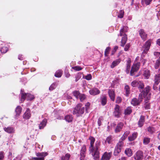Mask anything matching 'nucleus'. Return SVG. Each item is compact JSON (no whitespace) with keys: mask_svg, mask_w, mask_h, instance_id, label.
Segmentation results:
<instances>
[{"mask_svg":"<svg viewBox=\"0 0 160 160\" xmlns=\"http://www.w3.org/2000/svg\"><path fill=\"white\" fill-rule=\"evenodd\" d=\"M130 68V64L129 61H128L127 63V67L126 69V72L128 74L129 72V70Z\"/></svg>","mask_w":160,"mask_h":160,"instance_id":"58836bf2","label":"nucleus"},{"mask_svg":"<svg viewBox=\"0 0 160 160\" xmlns=\"http://www.w3.org/2000/svg\"><path fill=\"white\" fill-rule=\"evenodd\" d=\"M70 156V155L69 153H66L65 155L62 156L61 160H69Z\"/></svg>","mask_w":160,"mask_h":160,"instance_id":"c85d7f7f","label":"nucleus"},{"mask_svg":"<svg viewBox=\"0 0 160 160\" xmlns=\"http://www.w3.org/2000/svg\"><path fill=\"white\" fill-rule=\"evenodd\" d=\"M57 86V84L56 83H52L49 88V90L50 91L56 88Z\"/></svg>","mask_w":160,"mask_h":160,"instance_id":"a19ab883","label":"nucleus"},{"mask_svg":"<svg viewBox=\"0 0 160 160\" xmlns=\"http://www.w3.org/2000/svg\"><path fill=\"white\" fill-rule=\"evenodd\" d=\"M130 132L129 131H126L124 132L121 138V140L122 141L125 140L127 138Z\"/></svg>","mask_w":160,"mask_h":160,"instance_id":"72a5a7b5","label":"nucleus"},{"mask_svg":"<svg viewBox=\"0 0 160 160\" xmlns=\"http://www.w3.org/2000/svg\"><path fill=\"white\" fill-rule=\"evenodd\" d=\"M125 89L126 91V93L127 95H128L130 93V88L129 87L128 85H126L125 87Z\"/></svg>","mask_w":160,"mask_h":160,"instance_id":"79ce46f5","label":"nucleus"},{"mask_svg":"<svg viewBox=\"0 0 160 160\" xmlns=\"http://www.w3.org/2000/svg\"><path fill=\"white\" fill-rule=\"evenodd\" d=\"M154 55L157 57H158L159 58V56H160V53L158 52H155L154 53Z\"/></svg>","mask_w":160,"mask_h":160,"instance_id":"052dcab7","label":"nucleus"},{"mask_svg":"<svg viewBox=\"0 0 160 160\" xmlns=\"http://www.w3.org/2000/svg\"><path fill=\"white\" fill-rule=\"evenodd\" d=\"M47 122V120L46 119L44 118L42 122H41L39 124V128L40 129H43L46 126Z\"/></svg>","mask_w":160,"mask_h":160,"instance_id":"6ab92c4d","label":"nucleus"},{"mask_svg":"<svg viewBox=\"0 0 160 160\" xmlns=\"http://www.w3.org/2000/svg\"><path fill=\"white\" fill-rule=\"evenodd\" d=\"M118 47L117 46H116L114 47V49L112 51V55L113 54V53H114L118 49Z\"/></svg>","mask_w":160,"mask_h":160,"instance_id":"e2e57ef3","label":"nucleus"},{"mask_svg":"<svg viewBox=\"0 0 160 160\" xmlns=\"http://www.w3.org/2000/svg\"><path fill=\"white\" fill-rule=\"evenodd\" d=\"M22 111V108L20 106H18L16 108L15 110V112L16 113V115H19Z\"/></svg>","mask_w":160,"mask_h":160,"instance_id":"2f4dec72","label":"nucleus"},{"mask_svg":"<svg viewBox=\"0 0 160 160\" xmlns=\"http://www.w3.org/2000/svg\"><path fill=\"white\" fill-rule=\"evenodd\" d=\"M144 117L143 116H141L138 122V125L139 127H142L144 122Z\"/></svg>","mask_w":160,"mask_h":160,"instance_id":"5701e85b","label":"nucleus"},{"mask_svg":"<svg viewBox=\"0 0 160 160\" xmlns=\"http://www.w3.org/2000/svg\"><path fill=\"white\" fill-rule=\"evenodd\" d=\"M139 68V64L137 63L133 65L130 71V74L131 76H133L134 74V72H137Z\"/></svg>","mask_w":160,"mask_h":160,"instance_id":"9d476101","label":"nucleus"},{"mask_svg":"<svg viewBox=\"0 0 160 160\" xmlns=\"http://www.w3.org/2000/svg\"><path fill=\"white\" fill-rule=\"evenodd\" d=\"M158 139L160 140V131L158 132Z\"/></svg>","mask_w":160,"mask_h":160,"instance_id":"774afa93","label":"nucleus"},{"mask_svg":"<svg viewBox=\"0 0 160 160\" xmlns=\"http://www.w3.org/2000/svg\"><path fill=\"white\" fill-rule=\"evenodd\" d=\"M139 81H140L134 80L131 82V85L133 87H137Z\"/></svg>","mask_w":160,"mask_h":160,"instance_id":"e433bc0d","label":"nucleus"},{"mask_svg":"<svg viewBox=\"0 0 160 160\" xmlns=\"http://www.w3.org/2000/svg\"><path fill=\"white\" fill-rule=\"evenodd\" d=\"M143 157V152L141 150L137 152L134 155V158L135 160H142Z\"/></svg>","mask_w":160,"mask_h":160,"instance_id":"6e6552de","label":"nucleus"},{"mask_svg":"<svg viewBox=\"0 0 160 160\" xmlns=\"http://www.w3.org/2000/svg\"><path fill=\"white\" fill-rule=\"evenodd\" d=\"M155 83V85H157L160 82V73H159L155 76L154 79Z\"/></svg>","mask_w":160,"mask_h":160,"instance_id":"412c9836","label":"nucleus"},{"mask_svg":"<svg viewBox=\"0 0 160 160\" xmlns=\"http://www.w3.org/2000/svg\"><path fill=\"white\" fill-rule=\"evenodd\" d=\"M142 97V98H139V97H138V99H137L136 98H134L133 99L131 102V103L133 105V106H136L138 105L142 101V100L143 99V98H144L145 96H143Z\"/></svg>","mask_w":160,"mask_h":160,"instance_id":"1a4fd4ad","label":"nucleus"},{"mask_svg":"<svg viewBox=\"0 0 160 160\" xmlns=\"http://www.w3.org/2000/svg\"><path fill=\"white\" fill-rule=\"evenodd\" d=\"M124 12L123 10H121L119 12V14L118 15V17L120 18H122L123 17Z\"/></svg>","mask_w":160,"mask_h":160,"instance_id":"a18cd8bd","label":"nucleus"},{"mask_svg":"<svg viewBox=\"0 0 160 160\" xmlns=\"http://www.w3.org/2000/svg\"><path fill=\"white\" fill-rule=\"evenodd\" d=\"M21 93L22 94L21 100L23 102L25 99L26 98H27L28 100H32L34 98V96L29 93L26 94L25 93H23L22 90H21Z\"/></svg>","mask_w":160,"mask_h":160,"instance_id":"0eeeda50","label":"nucleus"},{"mask_svg":"<svg viewBox=\"0 0 160 160\" xmlns=\"http://www.w3.org/2000/svg\"><path fill=\"white\" fill-rule=\"evenodd\" d=\"M81 74L78 73L75 76V81L77 82L81 78Z\"/></svg>","mask_w":160,"mask_h":160,"instance_id":"09e8293b","label":"nucleus"},{"mask_svg":"<svg viewBox=\"0 0 160 160\" xmlns=\"http://www.w3.org/2000/svg\"><path fill=\"white\" fill-rule=\"evenodd\" d=\"M31 115L30 111L28 108L23 115V118L26 119H28L30 118Z\"/></svg>","mask_w":160,"mask_h":160,"instance_id":"aec40b11","label":"nucleus"},{"mask_svg":"<svg viewBox=\"0 0 160 160\" xmlns=\"http://www.w3.org/2000/svg\"><path fill=\"white\" fill-rule=\"evenodd\" d=\"M160 65V56L159 58L157 60L155 64L154 67L155 69H157L158 68Z\"/></svg>","mask_w":160,"mask_h":160,"instance_id":"c9c22d12","label":"nucleus"},{"mask_svg":"<svg viewBox=\"0 0 160 160\" xmlns=\"http://www.w3.org/2000/svg\"><path fill=\"white\" fill-rule=\"evenodd\" d=\"M89 140L90 141V146L89 148V151L95 160H99V144H96L95 148L94 147V143L95 139L92 137H90Z\"/></svg>","mask_w":160,"mask_h":160,"instance_id":"f257e3e1","label":"nucleus"},{"mask_svg":"<svg viewBox=\"0 0 160 160\" xmlns=\"http://www.w3.org/2000/svg\"><path fill=\"white\" fill-rule=\"evenodd\" d=\"M65 77L67 78H69L70 76V74L66 72L65 73Z\"/></svg>","mask_w":160,"mask_h":160,"instance_id":"0e129e2a","label":"nucleus"},{"mask_svg":"<svg viewBox=\"0 0 160 160\" xmlns=\"http://www.w3.org/2000/svg\"><path fill=\"white\" fill-rule=\"evenodd\" d=\"M62 71L61 70H58L56 71L54 76L56 77L60 78L62 76Z\"/></svg>","mask_w":160,"mask_h":160,"instance_id":"7c9ffc66","label":"nucleus"},{"mask_svg":"<svg viewBox=\"0 0 160 160\" xmlns=\"http://www.w3.org/2000/svg\"><path fill=\"white\" fill-rule=\"evenodd\" d=\"M112 138L111 137H108L107 138L105 142L108 143H110L111 142Z\"/></svg>","mask_w":160,"mask_h":160,"instance_id":"8fccbe9b","label":"nucleus"},{"mask_svg":"<svg viewBox=\"0 0 160 160\" xmlns=\"http://www.w3.org/2000/svg\"><path fill=\"white\" fill-rule=\"evenodd\" d=\"M137 132L133 133L131 136L128 137L129 140L131 141L134 140L137 137Z\"/></svg>","mask_w":160,"mask_h":160,"instance_id":"393cba45","label":"nucleus"},{"mask_svg":"<svg viewBox=\"0 0 160 160\" xmlns=\"http://www.w3.org/2000/svg\"><path fill=\"white\" fill-rule=\"evenodd\" d=\"M4 153L2 152H0V159L3 160L4 158Z\"/></svg>","mask_w":160,"mask_h":160,"instance_id":"13d9d810","label":"nucleus"},{"mask_svg":"<svg viewBox=\"0 0 160 160\" xmlns=\"http://www.w3.org/2000/svg\"><path fill=\"white\" fill-rule=\"evenodd\" d=\"M72 68L76 71H79L82 69V68L80 67L79 66L73 67Z\"/></svg>","mask_w":160,"mask_h":160,"instance_id":"c03bdc74","label":"nucleus"},{"mask_svg":"<svg viewBox=\"0 0 160 160\" xmlns=\"http://www.w3.org/2000/svg\"><path fill=\"white\" fill-rule=\"evenodd\" d=\"M128 30V28L126 26H124L120 31V36H122L121 42V46L123 47L126 43L127 40V35L124 33Z\"/></svg>","mask_w":160,"mask_h":160,"instance_id":"7ed1b4c3","label":"nucleus"},{"mask_svg":"<svg viewBox=\"0 0 160 160\" xmlns=\"http://www.w3.org/2000/svg\"><path fill=\"white\" fill-rule=\"evenodd\" d=\"M101 104L102 106L105 105L107 103V100L106 97L105 96H102L100 98Z\"/></svg>","mask_w":160,"mask_h":160,"instance_id":"b1692460","label":"nucleus"},{"mask_svg":"<svg viewBox=\"0 0 160 160\" xmlns=\"http://www.w3.org/2000/svg\"><path fill=\"white\" fill-rule=\"evenodd\" d=\"M4 129L5 132L8 133H12L14 132V130L12 127L5 128H4Z\"/></svg>","mask_w":160,"mask_h":160,"instance_id":"a878e982","label":"nucleus"},{"mask_svg":"<svg viewBox=\"0 0 160 160\" xmlns=\"http://www.w3.org/2000/svg\"><path fill=\"white\" fill-rule=\"evenodd\" d=\"M90 105V104L88 102H87L85 106H86V111L87 110V109L89 107Z\"/></svg>","mask_w":160,"mask_h":160,"instance_id":"680f3d73","label":"nucleus"},{"mask_svg":"<svg viewBox=\"0 0 160 160\" xmlns=\"http://www.w3.org/2000/svg\"><path fill=\"white\" fill-rule=\"evenodd\" d=\"M33 159L34 160H43L42 158H38V157L32 158V160Z\"/></svg>","mask_w":160,"mask_h":160,"instance_id":"bf43d9fd","label":"nucleus"},{"mask_svg":"<svg viewBox=\"0 0 160 160\" xmlns=\"http://www.w3.org/2000/svg\"><path fill=\"white\" fill-rule=\"evenodd\" d=\"M123 146V142L122 141L119 142L117 144L115 148L114 155L115 156H117L121 152Z\"/></svg>","mask_w":160,"mask_h":160,"instance_id":"423d86ee","label":"nucleus"},{"mask_svg":"<svg viewBox=\"0 0 160 160\" xmlns=\"http://www.w3.org/2000/svg\"><path fill=\"white\" fill-rule=\"evenodd\" d=\"M148 100H146L145 101V104H144V107L146 109H148L150 108V103L148 102Z\"/></svg>","mask_w":160,"mask_h":160,"instance_id":"f704fd0d","label":"nucleus"},{"mask_svg":"<svg viewBox=\"0 0 160 160\" xmlns=\"http://www.w3.org/2000/svg\"><path fill=\"white\" fill-rule=\"evenodd\" d=\"M111 152H105L102 156V160H109L111 156Z\"/></svg>","mask_w":160,"mask_h":160,"instance_id":"ddd939ff","label":"nucleus"},{"mask_svg":"<svg viewBox=\"0 0 160 160\" xmlns=\"http://www.w3.org/2000/svg\"><path fill=\"white\" fill-rule=\"evenodd\" d=\"M130 45L129 43H127L126 44L124 48V50L126 51H128L130 48Z\"/></svg>","mask_w":160,"mask_h":160,"instance_id":"3c124183","label":"nucleus"},{"mask_svg":"<svg viewBox=\"0 0 160 160\" xmlns=\"http://www.w3.org/2000/svg\"><path fill=\"white\" fill-rule=\"evenodd\" d=\"M151 40L149 39L142 47L141 50L142 51V55L146 54L148 51L151 45Z\"/></svg>","mask_w":160,"mask_h":160,"instance_id":"39448f33","label":"nucleus"},{"mask_svg":"<svg viewBox=\"0 0 160 160\" xmlns=\"http://www.w3.org/2000/svg\"><path fill=\"white\" fill-rule=\"evenodd\" d=\"M0 51L2 53H5L8 51V48L7 47H3L1 49Z\"/></svg>","mask_w":160,"mask_h":160,"instance_id":"37998d69","label":"nucleus"},{"mask_svg":"<svg viewBox=\"0 0 160 160\" xmlns=\"http://www.w3.org/2000/svg\"><path fill=\"white\" fill-rule=\"evenodd\" d=\"M148 132L151 134H152L155 132V128L152 127H149L147 129Z\"/></svg>","mask_w":160,"mask_h":160,"instance_id":"cd10ccee","label":"nucleus"},{"mask_svg":"<svg viewBox=\"0 0 160 160\" xmlns=\"http://www.w3.org/2000/svg\"><path fill=\"white\" fill-rule=\"evenodd\" d=\"M120 159V160H126L127 159V158L125 157H122Z\"/></svg>","mask_w":160,"mask_h":160,"instance_id":"338daca9","label":"nucleus"},{"mask_svg":"<svg viewBox=\"0 0 160 160\" xmlns=\"http://www.w3.org/2000/svg\"><path fill=\"white\" fill-rule=\"evenodd\" d=\"M123 126L124 124L123 122H119L118 123L115 129V132H120L122 129Z\"/></svg>","mask_w":160,"mask_h":160,"instance_id":"dca6fc26","label":"nucleus"},{"mask_svg":"<svg viewBox=\"0 0 160 160\" xmlns=\"http://www.w3.org/2000/svg\"><path fill=\"white\" fill-rule=\"evenodd\" d=\"M125 153L128 157H130L132 154V150L131 149L129 148H127L125 150Z\"/></svg>","mask_w":160,"mask_h":160,"instance_id":"bb28decb","label":"nucleus"},{"mask_svg":"<svg viewBox=\"0 0 160 160\" xmlns=\"http://www.w3.org/2000/svg\"><path fill=\"white\" fill-rule=\"evenodd\" d=\"M122 101V99L120 97H118L117 98L116 100V102L117 103H120Z\"/></svg>","mask_w":160,"mask_h":160,"instance_id":"6e6d98bb","label":"nucleus"},{"mask_svg":"<svg viewBox=\"0 0 160 160\" xmlns=\"http://www.w3.org/2000/svg\"><path fill=\"white\" fill-rule=\"evenodd\" d=\"M121 60L120 59H118L116 60L113 61L111 65V67L112 68L117 66L120 62Z\"/></svg>","mask_w":160,"mask_h":160,"instance_id":"4be33fe9","label":"nucleus"},{"mask_svg":"<svg viewBox=\"0 0 160 160\" xmlns=\"http://www.w3.org/2000/svg\"><path fill=\"white\" fill-rule=\"evenodd\" d=\"M108 94L111 100L112 101H114L115 99V93L114 91L112 89H109L108 91Z\"/></svg>","mask_w":160,"mask_h":160,"instance_id":"a211bd4d","label":"nucleus"},{"mask_svg":"<svg viewBox=\"0 0 160 160\" xmlns=\"http://www.w3.org/2000/svg\"><path fill=\"white\" fill-rule=\"evenodd\" d=\"M86 147L85 146H83L81 150L80 159L81 160H83L85 157V153L86 152Z\"/></svg>","mask_w":160,"mask_h":160,"instance_id":"4468645a","label":"nucleus"},{"mask_svg":"<svg viewBox=\"0 0 160 160\" xmlns=\"http://www.w3.org/2000/svg\"><path fill=\"white\" fill-rule=\"evenodd\" d=\"M73 94L76 98H78L80 95L78 91H76L73 92Z\"/></svg>","mask_w":160,"mask_h":160,"instance_id":"49530a36","label":"nucleus"},{"mask_svg":"<svg viewBox=\"0 0 160 160\" xmlns=\"http://www.w3.org/2000/svg\"><path fill=\"white\" fill-rule=\"evenodd\" d=\"M79 97L81 101H82L86 98L84 94H80Z\"/></svg>","mask_w":160,"mask_h":160,"instance_id":"de8ad7c7","label":"nucleus"},{"mask_svg":"<svg viewBox=\"0 0 160 160\" xmlns=\"http://www.w3.org/2000/svg\"><path fill=\"white\" fill-rule=\"evenodd\" d=\"M85 111V108L81 103L78 104L75 107L72 112L73 114H77V116H79L83 114Z\"/></svg>","mask_w":160,"mask_h":160,"instance_id":"20e7f679","label":"nucleus"},{"mask_svg":"<svg viewBox=\"0 0 160 160\" xmlns=\"http://www.w3.org/2000/svg\"><path fill=\"white\" fill-rule=\"evenodd\" d=\"M157 43L158 45L160 46V39H159L157 40Z\"/></svg>","mask_w":160,"mask_h":160,"instance_id":"69168bd1","label":"nucleus"},{"mask_svg":"<svg viewBox=\"0 0 160 160\" xmlns=\"http://www.w3.org/2000/svg\"><path fill=\"white\" fill-rule=\"evenodd\" d=\"M103 119L102 118V117H100V118L98 120V125L100 126L101 124V121H102Z\"/></svg>","mask_w":160,"mask_h":160,"instance_id":"5fc2aeb1","label":"nucleus"},{"mask_svg":"<svg viewBox=\"0 0 160 160\" xmlns=\"http://www.w3.org/2000/svg\"><path fill=\"white\" fill-rule=\"evenodd\" d=\"M150 138H145L143 139V142L144 144H148L150 142Z\"/></svg>","mask_w":160,"mask_h":160,"instance_id":"ea45409f","label":"nucleus"},{"mask_svg":"<svg viewBox=\"0 0 160 160\" xmlns=\"http://www.w3.org/2000/svg\"><path fill=\"white\" fill-rule=\"evenodd\" d=\"M121 114V111L120 109V107L118 105H116L114 108V115L115 117L117 118H119Z\"/></svg>","mask_w":160,"mask_h":160,"instance_id":"9b49d317","label":"nucleus"},{"mask_svg":"<svg viewBox=\"0 0 160 160\" xmlns=\"http://www.w3.org/2000/svg\"><path fill=\"white\" fill-rule=\"evenodd\" d=\"M143 75L145 77L146 79H148L150 75L149 71L148 70H145Z\"/></svg>","mask_w":160,"mask_h":160,"instance_id":"4c0bfd02","label":"nucleus"},{"mask_svg":"<svg viewBox=\"0 0 160 160\" xmlns=\"http://www.w3.org/2000/svg\"><path fill=\"white\" fill-rule=\"evenodd\" d=\"M92 77V75L90 74H89L86 76L85 78L87 80H89L91 79Z\"/></svg>","mask_w":160,"mask_h":160,"instance_id":"603ef678","label":"nucleus"},{"mask_svg":"<svg viewBox=\"0 0 160 160\" xmlns=\"http://www.w3.org/2000/svg\"><path fill=\"white\" fill-rule=\"evenodd\" d=\"M48 154L46 152H38L36 153V155L39 158H42L43 160H44V158L48 155Z\"/></svg>","mask_w":160,"mask_h":160,"instance_id":"f3484780","label":"nucleus"},{"mask_svg":"<svg viewBox=\"0 0 160 160\" xmlns=\"http://www.w3.org/2000/svg\"><path fill=\"white\" fill-rule=\"evenodd\" d=\"M110 48L109 47H107L106 48V49L105 50V55H106V54H107L108 53V52L110 51Z\"/></svg>","mask_w":160,"mask_h":160,"instance_id":"4d7b16f0","label":"nucleus"},{"mask_svg":"<svg viewBox=\"0 0 160 160\" xmlns=\"http://www.w3.org/2000/svg\"><path fill=\"white\" fill-rule=\"evenodd\" d=\"M144 86L143 82L140 81L137 86L139 91L141 92L139 95V98H142V96H146L149 94L150 87L149 86H148L144 88Z\"/></svg>","mask_w":160,"mask_h":160,"instance_id":"f03ea898","label":"nucleus"},{"mask_svg":"<svg viewBox=\"0 0 160 160\" xmlns=\"http://www.w3.org/2000/svg\"><path fill=\"white\" fill-rule=\"evenodd\" d=\"M152 0H143V2L147 5L149 4Z\"/></svg>","mask_w":160,"mask_h":160,"instance_id":"864d4df0","label":"nucleus"},{"mask_svg":"<svg viewBox=\"0 0 160 160\" xmlns=\"http://www.w3.org/2000/svg\"><path fill=\"white\" fill-rule=\"evenodd\" d=\"M139 33L140 36L141 38L144 41H145L147 37V34L145 32L144 30L143 29H140L139 31Z\"/></svg>","mask_w":160,"mask_h":160,"instance_id":"f8f14e48","label":"nucleus"},{"mask_svg":"<svg viewBox=\"0 0 160 160\" xmlns=\"http://www.w3.org/2000/svg\"><path fill=\"white\" fill-rule=\"evenodd\" d=\"M132 112V110L130 107H128L124 111V113L125 115L130 114Z\"/></svg>","mask_w":160,"mask_h":160,"instance_id":"473e14b6","label":"nucleus"},{"mask_svg":"<svg viewBox=\"0 0 160 160\" xmlns=\"http://www.w3.org/2000/svg\"><path fill=\"white\" fill-rule=\"evenodd\" d=\"M65 119L68 122H70L72 121L73 117L71 115H68L65 117Z\"/></svg>","mask_w":160,"mask_h":160,"instance_id":"c756f323","label":"nucleus"},{"mask_svg":"<svg viewBox=\"0 0 160 160\" xmlns=\"http://www.w3.org/2000/svg\"><path fill=\"white\" fill-rule=\"evenodd\" d=\"M89 92L91 95H95L99 94L100 91L97 88H94L90 90Z\"/></svg>","mask_w":160,"mask_h":160,"instance_id":"2eb2a0df","label":"nucleus"}]
</instances>
